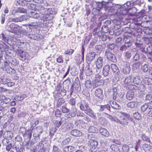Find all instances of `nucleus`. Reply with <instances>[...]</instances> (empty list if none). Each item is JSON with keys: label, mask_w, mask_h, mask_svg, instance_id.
<instances>
[{"label": "nucleus", "mask_w": 152, "mask_h": 152, "mask_svg": "<svg viewBox=\"0 0 152 152\" xmlns=\"http://www.w3.org/2000/svg\"><path fill=\"white\" fill-rule=\"evenodd\" d=\"M133 117L136 119L139 120L140 119L141 116L138 112H136L133 114Z\"/></svg>", "instance_id": "nucleus-38"}, {"label": "nucleus", "mask_w": 152, "mask_h": 152, "mask_svg": "<svg viewBox=\"0 0 152 152\" xmlns=\"http://www.w3.org/2000/svg\"><path fill=\"white\" fill-rule=\"evenodd\" d=\"M23 129L24 131L25 132L26 131V129L24 128H23L20 130V131L21 133H22L24 136V135L26 134L28 137L29 138V140H30L32 136V131L31 130L29 131L28 130L27 132L25 133L24 132L22 131V130Z\"/></svg>", "instance_id": "nucleus-15"}, {"label": "nucleus", "mask_w": 152, "mask_h": 152, "mask_svg": "<svg viewBox=\"0 0 152 152\" xmlns=\"http://www.w3.org/2000/svg\"><path fill=\"white\" fill-rule=\"evenodd\" d=\"M110 148L113 151H117V150L118 149L117 145L115 144L111 145L110 146Z\"/></svg>", "instance_id": "nucleus-40"}, {"label": "nucleus", "mask_w": 152, "mask_h": 152, "mask_svg": "<svg viewBox=\"0 0 152 152\" xmlns=\"http://www.w3.org/2000/svg\"><path fill=\"white\" fill-rule=\"evenodd\" d=\"M109 3L108 2H102V7L105 9H107L110 7L109 5Z\"/></svg>", "instance_id": "nucleus-48"}, {"label": "nucleus", "mask_w": 152, "mask_h": 152, "mask_svg": "<svg viewBox=\"0 0 152 152\" xmlns=\"http://www.w3.org/2000/svg\"><path fill=\"white\" fill-rule=\"evenodd\" d=\"M80 109L88 115L92 117L95 116L92 110L89 107L88 103H85L84 104H81L80 106Z\"/></svg>", "instance_id": "nucleus-3"}, {"label": "nucleus", "mask_w": 152, "mask_h": 152, "mask_svg": "<svg viewBox=\"0 0 152 152\" xmlns=\"http://www.w3.org/2000/svg\"><path fill=\"white\" fill-rule=\"evenodd\" d=\"M101 147L102 149L107 151L109 147V143L107 141L103 142L101 143Z\"/></svg>", "instance_id": "nucleus-17"}, {"label": "nucleus", "mask_w": 152, "mask_h": 152, "mask_svg": "<svg viewBox=\"0 0 152 152\" xmlns=\"http://www.w3.org/2000/svg\"><path fill=\"white\" fill-rule=\"evenodd\" d=\"M61 124L62 122L61 121H56L55 122V126L56 128L59 127L61 125Z\"/></svg>", "instance_id": "nucleus-54"}, {"label": "nucleus", "mask_w": 152, "mask_h": 152, "mask_svg": "<svg viewBox=\"0 0 152 152\" xmlns=\"http://www.w3.org/2000/svg\"><path fill=\"white\" fill-rule=\"evenodd\" d=\"M128 44V43H126L124 45L122 46L120 48V50L121 51H122L123 50H126V48L127 47H129V45H127V46L126 45V44Z\"/></svg>", "instance_id": "nucleus-52"}, {"label": "nucleus", "mask_w": 152, "mask_h": 152, "mask_svg": "<svg viewBox=\"0 0 152 152\" xmlns=\"http://www.w3.org/2000/svg\"><path fill=\"white\" fill-rule=\"evenodd\" d=\"M25 52L21 50H17V55L22 60H24L26 59V56L24 55Z\"/></svg>", "instance_id": "nucleus-16"}, {"label": "nucleus", "mask_w": 152, "mask_h": 152, "mask_svg": "<svg viewBox=\"0 0 152 152\" xmlns=\"http://www.w3.org/2000/svg\"><path fill=\"white\" fill-rule=\"evenodd\" d=\"M75 124L80 129H84L86 127L85 123L81 120H77Z\"/></svg>", "instance_id": "nucleus-6"}, {"label": "nucleus", "mask_w": 152, "mask_h": 152, "mask_svg": "<svg viewBox=\"0 0 152 152\" xmlns=\"http://www.w3.org/2000/svg\"><path fill=\"white\" fill-rule=\"evenodd\" d=\"M69 103L72 106L75 105V99L72 98L69 102Z\"/></svg>", "instance_id": "nucleus-47"}, {"label": "nucleus", "mask_w": 152, "mask_h": 152, "mask_svg": "<svg viewBox=\"0 0 152 152\" xmlns=\"http://www.w3.org/2000/svg\"><path fill=\"white\" fill-rule=\"evenodd\" d=\"M88 137L89 140L88 144L90 147V151L91 152H96L97 150L96 147L98 145V142L95 140V138L94 137L93 134H89Z\"/></svg>", "instance_id": "nucleus-1"}, {"label": "nucleus", "mask_w": 152, "mask_h": 152, "mask_svg": "<svg viewBox=\"0 0 152 152\" xmlns=\"http://www.w3.org/2000/svg\"><path fill=\"white\" fill-rule=\"evenodd\" d=\"M18 27L19 26L18 25L14 23H12L9 25V27L12 31H14L15 29H17Z\"/></svg>", "instance_id": "nucleus-33"}, {"label": "nucleus", "mask_w": 152, "mask_h": 152, "mask_svg": "<svg viewBox=\"0 0 152 152\" xmlns=\"http://www.w3.org/2000/svg\"><path fill=\"white\" fill-rule=\"evenodd\" d=\"M75 149V147L71 146H66L64 148V152H72Z\"/></svg>", "instance_id": "nucleus-20"}, {"label": "nucleus", "mask_w": 152, "mask_h": 152, "mask_svg": "<svg viewBox=\"0 0 152 152\" xmlns=\"http://www.w3.org/2000/svg\"><path fill=\"white\" fill-rule=\"evenodd\" d=\"M149 109H152V101H151L147 104Z\"/></svg>", "instance_id": "nucleus-64"}, {"label": "nucleus", "mask_w": 152, "mask_h": 152, "mask_svg": "<svg viewBox=\"0 0 152 152\" xmlns=\"http://www.w3.org/2000/svg\"><path fill=\"white\" fill-rule=\"evenodd\" d=\"M144 83L147 85L152 84V79L151 78L146 77L144 79Z\"/></svg>", "instance_id": "nucleus-28"}, {"label": "nucleus", "mask_w": 152, "mask_h": 152, "mask_svg": "<svg viewBox=\"0 0 152 152\" xmlns=\"http://www.w3.org/2000/svg\"><path fill=\"white\" fill-rule=\"evenodd\" d=\"M61 115V111L59 109H57L55 112V115L57 117L60 116Z\"/></svg>", "instance_id": "nucleus-56"}, {"label": "nucleus", "mask_w": 152, "mask_h": 152, "mask_svg": "<svg viewBox=\"0 0 152 152\" xmlns=\"http://www.w3.org/2000/svg\"><path fill=\"white\" fill-rule=\"evenodd\" d=\"M85 72L86 75L87 76H90L92 75L93 71L92 69L90 68L89 64L86 67Z\"/></svg>", "instance_id": "nucleus-13"}, {"label": "nucleus", "mask_w": 152, "mask_h": 152, "mask_svg": "<svg viewBox=\"0 0 152 152\" xmlns=\"http://www.w3.org/2000/svg\"><path fill=\"white\" fill-rule=\"evenodd\" d=\"M5 16L6 15L5 14H3L1 15V23L2 24H3L5 22Z\"/></svg>", "instance_id": "nucleus-59"}, {"label": "nucleus", "mask_w": 152, "mask_h": 152, "mask_svg": "<svg viewBox=\"0 0 152 152\" xmlns=\"http://www.w3.org/2000/svg\"><path fill=\"white\" fill-rule=\"evenodd\" d=\"M120 119L122 122L121 125H127L128 123V121L127 120V119L126 118H124L123 116H120Z\"/></svg>", "instance_id": "nucleus-32"}, {"label": "nucleus", "mask_w": 152, "mask_h": 152, "mask_svg": "<svg viewBox=\"0 0 152 152\" xmlns=\"http://www.w3.org/2000/svg\"><path fill=\"white\" fill-rule=\"evenodd\" d=\"M108 28L106 26H104L102 27L101 31L104 33H107L108 32Z\"/></svg>", "instance_id": "nucleus-45"}, {"label": "nucleus", "mask_w": 152, "mask_h": 152, "mask_svg": "<svg viewBox=\"0 0 152 152\" xmlns=\"http://www.w3.org/2000/svg\"><path fill=\"white\" fill-rule=\"evenodd\" d=\"M130 70V65L129 64H126L123 68V72L125 74L129 73Z\"/></svg>", "instance_id": "nucleus-18"}, {"label": "nucleus", "mask_w": 152, "mask_h": 152, "mask_svg": "<svg viewBox=\"0 0 152 152\" xmlns=\"http://www.w3.org/2000/svg\"><path fill=\"white\" fill-rule=\"evenodd\" d=\"M137 103L135 101L130 102L127 104V106L128 108H133L137 106Z\"/></svg>", "instance_id": "nucleus-23"}, {"label": "nucleus", "mask_w": 152, "mask_h": 152, "mask_svg": "<svg viewBox=\"0 0 152 152\" xmlns=\"http://www.w3.org/2000/svg\"><path fill=\"white\" fill-rule=\"evenodd\" d=\"M131 56V53L129 52H126L125 53V57L127 59H129Z\"/></svg>", "instance_id": "nucleus-50"}, {"label": "nucleus", "mask_w": 152, "mask_h": 152, "mask_svg": "<svg viewBox=\"0 0 152 152\" xmlns=\"http://www.w3.org/2000/svg\"><path fill=\"white\" fill-rule=\"evenodd\" d=\"M104 83V80L102 76L98 73L96 74L93 81V88H95L99 86H102Z\"/></svg>", "instance_id": "nucleus-2"}, {"label": "nucleus", "mask_w": 152, "mask_h": 152, "mask_svg": "<svg viewBox=\"0 0 152 152\" xmlns=\"http://www.w3.org/2000/svg\"><path fill=\"white\" fill-rule=\"evenodd\" d=\"M98 131L97 128L93 126H89L88 130V132L91 133H96Z\"/></svg>", "instance_id": "nucleus-24"}, {"label": "nucleus", "mask_w": 152, "mask_h": 152, "mask_svg": "<svg viewBox=\"0 0 152 152\" xmlns=\"http://www.w3.org/2000/svg\"><path fill=\"white\" fill-rule=\"evenodd\" d=\"M142 148L145 152H152V146L150 145L144 143L143 145Z\"/></svg>", "instance_id": "nucleus-8"}, {"label": "nucleus", "mask_w": 152, "mask_h": 152, "mask_svg": "<svg viewBox=\"0 0 152 152\" xmlns=\"http://www.w3.org/2000/svg\"><path fill=\"white\" fill-rule=\"evenodd\" d=\"M146 99L148 100L152 99V92L146 95Z\"/></svg>", "instance_id": "nucleus-55"}, {"label": "nucleus", "mask_w": 152, "mask_h": 152, "mask_svg": "<svg viewBox=\"0 0 152 152\" xmlns=\"http://www.w3.org/2000/svg\"><path fill=\"white\" fill-rule=\"evenodd\" d=\"M110 69V66L108 65H105L104 66L102 73L104 76H106L108 75Z\"/></svg>", "instance_id": "nucleus-10"}, {"label": "nucleus", "mask_w": 152, "mask_h": 152, "mask_svg": "<svg viewBox=\"0 0 152 152\" xmlns=\"http://www.w3.org/2000/svg\"><path fill=\"white\" fill-rule=\"evenodd\" d=\"M103 63L102 57H99L95 62L97 68L98 69H101L103 65Z\"/></svg>", "instance_id": "nucleus-5"}, {"label": "nucleus", "mask_w": 152, "mask_h": 152, "mask_svg": "<svg viewBox=\"0 0 152 152\" xmlns=\"http://www.w3.org/2000/svg\"><path fill=\"white\" fill-rule=\"evenodd\" d=\"M19 62L18 60L15 58H13L11 62L12 64L14 66L18 65L19 64Z\"/></svg>", "instance_id": "nucleus-37"}, {"label": "nucleus", "mask_w": 152, "mask_h": 152, "mask_svg": "<svg viewBox=\"0 0 152 152\" xmlns=\"http://www.w3.org/2000/svg\"><path fill=\"white\" fill-rule=\"evenodd\" d=\"M62 88V85L61 83L57 85L56 87V90L58 93H61V90Z\"/></svg>", "instance_id": "nucleus-42"}, {"label": "nucleus", "mask_w": 152, "mask_h": 152, "mask_svg": "<svg viewBox=\"0 0 152 152\" xmlns=\"http://www.w3.org/2000/svg\"><path fill=\"white\" fill-rule=\"evenodd\" d=\"M39 123V121L37 120L35 121L34 123L31 125V126L33 127H35Z\"/></svg>", "instance_id": "nucleus-63"}, {"label": "nucleus", "mask_w": 152, "mask_h": 152, "mask_svg": "<svg viewBox=\"0 0 152 152\" xmlns=\"http://www.w3.org/2000/svg\"><path fill=\"white\" fill-rule=\"evenodd\" d=\"M57 130L56 127H53L51 128L49 132V134L51 136H53Z\"/></svg>", "instance_id": "nucleus-39"}, {"label": "nucleus", "mask_w": 152, "mask_h": 152, "mask_svg": "<svg viewBox=\"0 0 152 152\" xmlns=\"http://www.w3.org/2000/svg\"><path fill=\"white\" fill-rule=\"evenodd\" d=\"M24 1V0H17V2L19 5L24 6L25 5Z\"/></svg>", "instance_id": "nucleus-53"}, {"label": "nucleus", "mask_w": 152, "mask_h": 152, "mask_svg": "<svg viewBox=\"0 0 152 152\" xmlns=\"http://www.w3.org/2000/svg\"><path fill=\"white\" fill-rule=\"evenodd\" d=\"M76 108H74L72 109L71 111L68 114L69 117H72L75 116L76 113Z\"/></svg>", "instance_id": "nucleus-26"}, {"label": "nucleus", "mask_w": 152, "mask_h": 152, "mask_svg": "<svg viewBox=\"0 0 152 152\" xmlns=\"http://www.w3.org/2000/svg\"><path fill=\"white\" fill-rule=\"evenodd\" d=\"M121 113L124 117V118H126V119H129L130 118V115L126 113L121 112Z\"/></svg>", "instance_id": "nucleus-49"}, {"label": "nucleus", "mask_w": 152, "mask_h": 152, "mask_svg": "<svg viewBox=\"0 0 152 152\" xmlns=\"http://www.w3.org/2000/svg\"><path fill=\"white\" fill-rule=\"evenodd\" d=\"M105 55L108 60L113 62H114L116 60L115 55L109 51L106 52Z\"/></svg>", "instance_id": "nucleus-4"}, {"label": "nucleus", "mask_w": 152, "mask_h": 152, "mask_svg": "<svg viewBox=\"0 0 152 152\" xmlns=\"http://www.w3.org/2000/svg\"><path fill=\"white\" fill-rule=\"evenodd\" d=\"M140 64L139 62L136 63L133 65V68L134 69H139L140 67Z\"/></svg>", "instance_id": "nucleus-43"}, {"label": "nucleus", "mask_w": 152, "mask_h": 152, "mask_svg": "<svg viewBox=\"0 0 152 152\" xmlns=\"http://www.w3.org/2000/svg\"><path fill=\"white\" fill-rule=\"evenodd\" d=\"M56 61L58 63H62L64 62V59L62 55L60 56L56 59Z\"/></svg>", "instance_id": "nucleus-41"}, {"label": "nucleus", "mask_w": 152, "mask_h": 152, "mask_svg": "<svg viewBox=\"0 0 152 152\" xmlns=\"http://www.w3.org/2000/svg\"><path fill=\"white\" fill-rule=\"evenodd\" d=\"M109 102L113 108L115 109H119L120 107L117 104L116 102L113 100H110Z\"/></svg>", "instance_id": "nucleus-12"}, {"label": "nucleus", "mask_w": 152, "mask_h": 152, "mask_svg": "<svg viewBox=\"0 0 152 152\" xmlns=\"http://www.w3.org/2000/svg\"><path fill=\"white\" fill-rule=\"evenodd\" d=\"M61 112L64 113H69L70 111L69 109L68 108L65 106H62L61 108Z\"/></svg>", "instance_id": "nucleus-34"}, {"label": "nucleus", "mask_w": 152, "mask_h": 152, "mask_svg": "<svg viewBox=\"0 0 152 152\" xmlns=\"http://www.w3.org/2000/svg\"><path fill=\"white\" fill-rule=\"evenodd\" d=\"M99 132L103 136L106 137L109 136V133L105 129L101 128L99 129Z\"/></svg>", "instance_id": "nucleus-14"}, {"label": "nucleus", "mask_w": 152, "mask_h": 152, "mask_svg": "<svg viewBox=\"0 0 152 152\" xmlns=\"http://www.w3.org/2000/svg\"><path fill=\"white\" fill-rule=\"evenodd\" d=\"M71 134L75 137H80L82 135V133L78 130L73 129L70 132Z\"/></svg>", "instance_id": "nucleus-9"}, {"label": "nucleus", "mask_w": 152, "mask_h": 152, "mask_svg": "<svg viewBox=\"0 0 152 152\" xmlns=\"http://www.w3.org/2000/svg\"><path fill=\"white\" fill-rule=\"evenodd\" d=\"M65 102V99L63 98H59L57 103V107H60L62 104L64 103Z\"/></svg>", "instance_id": "nucleus-27"}, {"label": "nucleus", "mask_w": 152, "mask_h": 152, "mask_svg": "<svg viewBox=\"0 0 152 152\" xmlns=\"http://www.w3.org/2000/svg\"><path fill=\"white\" fill-rule=\"evenodd\" d=\"M32 37H34V38H32V39H33L34 40H39L40 39L39 37L34 34H33V36Z\"/></svg>", "instance_id": "nucleus-61"}, {"label": "nucleus", "mask_w": 152, "mask_h": 152, "mask_svg": "<svg viewBox=\"0 0 152 152\" xmlns=\"http://www.w3.org/2000/svg\"><path fill=\"white\" fill-rule=\"evenodd\" d=\"M134 93L132 91H127L126 95V99L129 100H132L134 96Z\"/></svg>", "instance_id": "nucleus-19"}, {"label": "nucleus", "mask_w": 152, "mask_h": 152, "mask_svg": "<svg viewBox=\"0 0 152 152\" xmlns=\"http://www.w3.org/2000/svg\"><path fill=\"white\" fill-rule=\"evenodd\" d=\"M122 149L123 152H128L129 150L128 145L126 144L123 145L122 146Z\"/></svg>", "instance_id": "nucleus-35"}, {"label": "nucleus", "mask_w": 152, "mask_h": 152, "mask_svg": "<svg viewBox=\"0 0 152 152\" xmlns=\"http://www.w3.org/2000/svg\"><path fill=\"white\" fill-rule=\"evenodd\" d=\"M97 28H95L93 31V34L94 35H97L98 37H100L101 35L99 34V33H100L101 32L100 31L97 32Z\"/></svg>", "instance_id": "nucleus-46"}, {"label": "nucleus", "mask_w": 152, "mask_h": 152, "mask_svg": "<svg viewBox=\"0 0 152 152\" xmlns=\"http://www.w3.org/2000/svg\"><path fill=\"white\" fill-rule=\"evenodd\" d=\"M148 108V106L147 104H145L141 106V110L142 112H144Z\"/></svg>", "instance_id": "nucleus-44"}, {"label": "nucleus", "mask_w": 152, "mask_h": 152, "mask_svg": "<svg viewBox=\"0 0 152 152\" xmlns=\"http://www.w3.org/2000/svg\"><path fill=\"white\" fill-rule=\"evenodd\" d=\"M148 65L146 64H144L142 67V69L144 72H146L148 70Z\"/></svg>", "instance_id": "nucleus-51"}, {"label": "nucleus", "mask_w": 152, "mask_h": 152, "mask_svg": "<svg viewBox=\"0 0 152 152\" xmlns=\"http://www.w3.org/2000/svg\"><path fill=\"white\" fill-rule=\"evenodd\" d=\"M96 56L95 53L94 52L89 53L86 57V59L89 61H91Z\"/></svg>", "instance_id": "nucleus-21"}, {"label": "nucleus", "mask_w": 152, "mask_h": 152, "mask_svg": "<svg viewBox=\"0 0 152 152\" xmlns=\"http://www.w3.org/2000/svg\"><path fill=\"white\" fill-rule=\"evenodd\" d=\"M107 110L110 112H111L110 107L109 104H107L103 105H101L100 106L99 109L100 111H106Z\"/></svg>", "instance_id": "nucleus-11"}, {"label": "nucleus", "mask_w": 152, "mask_h": 152, "mask_svg": "<svg viewBox=\"0 0 152 152\" xmlns=\"http://www.w3.org/2000/svg\"><path fill=\"white\" fill-rule=\"evenodd\" d=\"M108 48L111 50L113 49L115 47V45L113 43L110 44L108 45Z\"/></svg>", "instance_id": "nucleus-57"}, {"label": "nucleus", "mask_w": 152, "mask_h": 152, "mask_svg": "<svg viewBox=\"0 0 152 152\" xmlns=\"http://www.w3.org/2000/svg\"><path fill=\"white\" fill-rule=\"evenodd\" d=\"M98 121L100 124L103 125H106L107 122V121L104 116L99 118Z\"/></svg>", "instance_id": "nucleus-22"}, {"label": "nucleus", "mask_w": 152, "mask_h": 152, "mask_svg": "<svg viewBox=\"0 0 152 152\" xmlns=\"http://www.w3.org/2000/svg\"><path fill=\"white\" fill-rule=\"evenodd\" d=\"M74 51V50L73 49H68L64 51V54L67 55L71 56L73 53Z\"/></svg>", "instance_id": "nucleus-30"}, {"label": "nucleus", "mask_w": 152, "mask_h": 152, "mask_svg": "<svg viewBox=\"0 0 152 152\" xmlns=\"http://www.w3.org/2000/svg\"><path fill=\"white\" fill-rule=\"evenodd\" d=\"M141 138L143 141L151 143L149 137L146 136L145 134L142 135Z\"/></svg>", "instance_id": "nucleus-31"}, {"label": "nucleus", "mask_w": 152, "mask_h": 152, "mask_svg": "<svg viewBox=\"0 0 152 152\" xmlns=\"http://www.w3.org/2000/svg\"><path fill=\"white\" fill-rule=\"evenodd\" d=\"M111 69L114 72L118 73L119 71L118 68L116 65L115 64H111Z\"/></svg>", "instance_id": "nucleus-29"}, {"label": "nucleus", "mask_w": 152, "mask_h": 152, "mask_svg": "<svg viewBox=\"0 0 152 152\" xmlns=\"http://www.w3.org/2000/svg\"><path fill=\"white\" fill-rule=\"evenodd\" d=\"M12 147V144L10 143L8 144L6 146V149L7 151H9L11 149Z\"/></svg>", "instance_id": "nucleus-58"}, {"label": "nucleus", "mask_w": 152, "mask_h": 152, "mask_svg": "<svg viewBox=\"0 0 152 152\" xmlns=\"http://www.w3.org/2000/svg\"><path fill=\"white\" fill-rule=\"evenodd\" d=\"M84 59H82L81 57V55H79L77 58L76 59V61L77 64H80L83 61H84Z\"/></svg>", "instance_id": "nucleus-36"}, {"label": "nucleus", "mask_w": 152, "mask_h": 152, "mask_svg": "<svg viewBox=\"0 0 152 152\" xmlns=\"http://www.w3.org/2000/svg\"><path fill=\"white\" fill-rule=\"evenodd\" d=\"M86 85L88 87H91L92 84H91V82L90 80H87L86 81Z\"/></svg>", "instance_id": "nucleus-60"}, {"label": "nucleus", "mask_w": 152, "mask_h": 152, "mask_svg": "<svg viewBox=\"0 0 152 152\" xmlns=\"http://www.w3.org/2000/svg\"><path fill=\"white\" fill-rule=\"evenodd\" d=\"M1 97L2 100L3 101L4 103L7 104L9 103L11 101V99L9 98H7L4 95L1 96Z\"/></svg>", "instance_id": "nucleus-25"}, {"label": "nucleus", "mask_w": 152, "mask_h": 152, "mask_svg": "<svg viewBox=\"0 0 152 152\" xmlns=\"http://www.w3.org/2000/svg\"><path fill=\"white\" fill-rule=\"evenodd\" d=\"M95 95L99 98L102 99L103 96L102 89L99 88L97 89L95 91Z\"/></svg>", "instance_id": "nucleus-7"}, {"label": "nucleus", "mask_w": 152, "mask_h": 152, "mask_svg": "<svg viewBox=\"0 0 152 152\" xmlns=\"http://www.w3.org/2000/svg\"><path fill=\"white\" fill-rule=\"evenodd\" d=\"M19 21H20V20L18 18H13L11 19L10 20V22H18Z\"/></svg>", "instance_id": "nucleus-62"}]
</instances>
